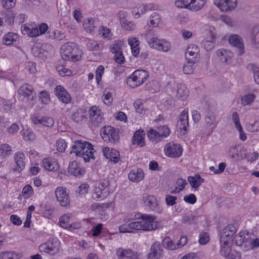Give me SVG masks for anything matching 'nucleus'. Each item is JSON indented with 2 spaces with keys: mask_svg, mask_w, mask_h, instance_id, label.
Here are the masks:
<instances>
[{
  "mask_svg": "<svg viewBox=\"0 0 259 259\" xmlns=\"http://www.w3.org/2000/svg\"><path fill=\"white\" fill-rule=\"evenodd\" d=\"M134 217L139 221H134L131 215H123V223L118 227V231L122 233H131L137 231H151L157 228L158 222L155 215L148 213L135 212Z\"/></svg>",
  "mask_w": 259,
  "mask_h": 259,
  "instance_id": "f257e3e1",
  "label": "nucleus"
},
{
  "mask_svg": "<svg viewBox=\"0 0 259 259\" xmlns=\"http://www.w3.org/2000/svg\"><path fill=\"white\" fill-rule=\"evenodd\" d=\"M93 145L88 141L76 140L72 146L70 153H74L77 157L83 159L84 162H89L95 159Z\"/></svg>",
  "mask_w": 259,
  "mask_h": 259,
  "instance_id": "f03ea898",
  "label": "nucleus"
},
{
  "mask_svg": "<svg viewBox=\"0 0 259 259\" xmlns=\"http://www.w3.org/2000/svg\"><path fill=\"white\" fill-rule=\"evenodd\" d=\"M149 76V72L145 70H136L127 78L126 83L130 87L135 88L145 82Z\"/></svg>",
  "mask_w": 259,
  "mask_h": 259,
  "instance_id": "7ed1b4c3",
  "label": "nucleus"
},
{
  "mask_svg": "<svg viewBox=\"0 0 259 259\" xmlns=\"http://www.w3.org/2000/svg\"><path fill=\"white\" fill-rule=\"evenodd\" d=\"M61 248L60 242L53 237L50 238L48 240L41 243L38 246L39 252L54 255L60 251Z\"/></svg>",
  "mask_w": 259,
  "mask_h": 259,
  "instance_id": "20e7f679",
  "label": "nucleus"
},
{
  "mask_svg": "<svg viewBox=\"0 0 259 259\" xmlns=\"http://www.w3.org/2000/svg\"><path fill=\"white\" fill-rule=\"evenodd\" d=\"M108 184V182L106 181L96 183L94 186L92 193L93 198L96 200H102L105 198L110 193L109 188L107 187Z\"/></svg>",
  "mask_w": 259,
  "mask_h": 259,
  "instance_id": "39448f33",
  "label": "nucleus"
},
{
  "mask_svg": "<svg viewBox=\"0 0 259 259\" xmlns=\"http://www.w3.org/2000/svg\"><path fill=\"white\" fill-rule=\"evenodd\" d=\"M188 110L185 109L179 116L177 124L178 136L183 138L188 132Z\"/></svg>",
  "mask_w": 259,
  "mask_h": 259,
  "instance_id": "423d86ee",
  "label": "nucleus"
},
{
  "mask_svg": "<svg viewBox=\"0 0 259 259\" xmlns=\"http://www.w3.org/2000/svg\"><path fill=\"white\" fill-rule=\"evenodd\" d=\"M100 135L106 143H114L119 139V134L115 128L111 126H105L100 130Z\"/></svg>",
  "mask_w": 259,
  "mask_h": 259,
  "instance_id": "0eeeda50",
  "label": "nucleus"
},
{
  "mask_svg": "<svg viewBox=\"0 0 259 259\" xmlns=\"http://www.w3.org/2000/svg\"><path fill=\"white\" fill-rule=\"evenodd\" d=\"M183 149L182 146L177 143H167L164 148V152L166 156L171 158L180 157L183 154Z\"/></svg>",
  "mask_w": 259,
  "mask_h": 259,
  "instance_id": "6e6552de",
  "label": "nucleus"
},
{
  "mask_svg": "<svg viewBox=\"0 0 259 259\" xmlns=\"http://www.w3.org/2000/svg\"><path fill=\"white\" fill-rule=\"evenodd\" d=\"M33 89L32 87L28 84L22 85L18 90L19 98L26 102H28L29 104H33L34 96L33 95Z\"/></svg>",
  "mask_w": 259,
  "mask_h": 259,
  "instance_id": "1a4fd4ad",
  "label": "nucleus"
},
{
  "mask_svg": "<svg viewBox=\"0 0 259 259\" xmlns=\"http://www.w3.org/2000/svg\"><path fill=\"white\" fill-rule=\"evenodd\" d=\"M42 167L47 171L56 172L60 169V164L57 158L48 156L42 160Z\"/></svg>",
  "mask_w": 259,
  "mask_h": 259,
  "instance_id": "9d476101",
  "label": "nucleus"
},
{
  "mask_svg": "<svg viewBox=\"0 0 259 259\" xmlns=\"http://www.w3.org/2000/svg\"><path fill=\"white\" fill-rule=\"evenodd\" d=\"M55 196L57 201L61 206L65 207L70 204L69 194L65 188L57 187L55 190Z\"/></svg>",
  "mask_w": 259,
  "mask_h": 259,
  "instance_id": "9b49d317",
  "label": "nucleus"
},
{
  "mask_svg": "<svg viewBox=\"0 0 259 259\" xmlns=\"http://www.w3.org/2000/svg\"><path fill=\"white\" fill-rule=\"evenodd\" d=\"M236 232L235 227L229 225L224 228L220 234V242L233 243L234 235Z\"/></svg>",
  "mask_w": 259,
  "mask_h": 259,
  "instance_id": "f8f14e48",
  "label": "nucleus"
},
{
  "mask_svg": "<svg viewBox=\"0 0 259 259\" xmlns=\"http://www.w3.org/2000/svg\"><path fill=\"white\" fill-rule=\"evenodd\" d=\"M118 259H141L139 253L131 249L118 248L116 252Z\"/></svg>",
  "mask_w": 259,
  "mask_h": 259,
  "instance_id": "ddd939ff",
  "label": "nucleus"
},
{
  "mask_svg": "<svg viewBox=\"0 0 259 259\" xmlns=\"http://www.w3.org/2000/svg\"><path fill=\"white\" fill-rule=\"evenodd\" d=\"M164 251L158 242L153 243L147 255V259H162Z\"/></svg>",
  "mask_w": 259,
  "mask_h": 259,
  "instance_id": "4468645a",
  "label": "nucleus"
},
{
  "mask_svg": "<svg viewBox=\"0 0 259 259\" xmlns=\"http://www.w3.org/2000/svg\"><path fill=\"white\" fill-rule=\"evenodd\" d=\"M60 54L65 60L76 62L81 58V52L80 50H61Z\"/></svg>",
  "mask_w": 259,
  "mask_h": 259,
  "instance_id": "2eb2a0df",
  "label": "nucleus"
},
{
  "mask_svg": "<svg viewBox=\"0 0 259 259\" xmlns=\"http://www.w3.org/2000/svg\"><path fill=\"white\" fill-rule=\"evenodd\" d=\"M102 152L104 156L111 162L117 163L120 160L119 152L112 147H104L102 149Z\"/></svg>",
  "mask_w": 259,
  "mask_h": 259,
  "instance_id": "dca6fc26",
  "label": "nucleus"
},
{
  "mask_svg": "<svg viewBox=\"0 0 259 259\" xmlns=\"http://www.w3.org/2000/svg\"><path fill=\"white\" fill-rule=\"evenodd\" d=\"M89 111L90 119L95 125L102 122L103 113L99 107L92 106Z\"/></svg>",
  "mask_w": 259,
  "mask_h": 259,
  "instance_id": "f3484780",
  "label": "nucleus"
},
{
  "mask_svg": "<svg viewBox=\"0 0 259 259\" xmlns=\"http://www.w3.org/2000/svg\"><path fill=\"white\" fill-rule=\"evenodd\" d=\"M54 91L56 96L61 102L65 104H68L71 102V96L64 87L61 85H57Z\"/></svg>",
  "mask_w": 259,
  "mask_h": 259,
  "instance_id": "a211bd4d",
  "label": "nucleus"
},
{
  "mask_svg": "<svg viewBox=\"0 0 259 259\" xmlns=\"http://www.w3.org/2000/svg\"><path fill=\"white\" fill-rule=\"evenodd\" d=\"M214 4L222 12L233 10L237 4V0H214Z\"/></svg>",
  "mask_w": 259,
  "mask_h": 259,
  "instance_id": "6ab92c4d",
  "label": "nucleus"
},
{
  "mask_svg": "<svg viewBox=\"0 0 259 259\" xmlns=\"http://www.w3.org/2000/svg\"><path fill=\"white\" fill-rule=\"evenodd\" d=\"M230 157L236 161L243 160L246 156V149L243 147H231L229 151Z\"/></svg>",
  "mask_w": 259,
  "mask_h": 259,
  "instance_id": "aec40b11",
  "label": "nucleus"
},
{
  "mask_svg": "<svg viewBox=\"0 0 259 259\" xmlns=\"http://www.w3.org/2000/svg\"><path fill=\"white\" fill-rule=\"evenodd\" d=\"M68 172L75 177H80L84 174L85 170L77 161H73L68 165Z\"/></svg>",
  "mask_w": 259,
  "mask_h": 259,
  "instance_id": "412c9836",
  "label": "nucleus"
},
{
  "mask_svg": "<svg viewBox=\"0 0 259 259\" xmlns=\"http://www.w3.org/2000/svg\"><path fill=\"white\" fill-rule=\"evenodd\" d=\"M132 143L134 145L143 147L145 145V132L143 130L136 131L132 137Z\"/></svg>",
  "mask_w": 259,
  "mask_h": 259,
  "instance_id": "4be33fe9",
  "label": "nucleus"
},
{
  "mask_svg": "<svg viewBox=\"0 0 259 259\" xmlns=\"http://www.w3.org/2000/svg\"><path fill=\"white\" fill-rule=\"evenodd\" d=\"M144 177V172L141 168H133L130 170L128 174V179L133 183H138L142 181Z\"/></svg>",
  "mask_w": 259,
  "mask_h": 259,
  "instance_id": "5701e85b",
  "label": "nucleus"
},
{
  "mask_svg": "<svg viewBox=\"0 0 259 259\" xmlns=\"http://www.w3.org/2000/svg\"><path fill=\"white\" fill-rule=\"evenodd\" d=\"M233 243L220 242L221 254L227 259H235V256L231 253Z\"/></svg>",
  "mask_w": 259,
  "mask_h": 259,
  "instance_id": "b1692460",
  "label": "nucleus"
},
{
  "mask_svg": "<svg viewBox=\"0 0 259 259\" xmlns=\"http://www.w3.org/2000/svg\"><path fill=\"white\" fill-rule=\"evenodd\" d=\"M149 45L150 48L153 49H157L161 48V49H168L170 47V44L164 39H158L156 37H153L148 41Z\"/></svg>",
  "mask_w": 259,
  "mask_h": 259,
  "instance_id": "393cba45",
  "label": "nucleus"
},
{
  "mask_svg": "<svg viewBox=\"0 0 259 259\" xmlns=\"http://www.w3.org/2000/svg\"><path fill=\"white\" fill-rule=\"evenodd\" d=\"M25 156L23 153L18 152L15 154L14 160L16 164L15 171L20 172L25 168Z\"/></svg>",
  "mask_w": 259,
  "mask_h": 259,
  "instance_id": "a878e982",
  "label": "nucleus"
},
{
  "mask_svg": "<svg viewBox=\"0 0 259 259\" xmlns=\"http://www.w3.org/2000/svg\"><path fill=\"white\" fill-rule=\"evenodd\" d=\"M228 42L231 46L237 49H244L243 38L237 34H232L228 37Z\"/></svg>",
  "mask_w": 259,
  "mask_h": 259,
  "instance_id": "bb28decb",
  "label": "nucleus"
},
{
  "mask_svg": "<svg viewBox=\"0 0 259 259\" xmlns=\"http://www.w3.org/2000/svg\"><path fill=\"white\" fill-rule=\"evenodd\" d=\"M249 43L253 47L259 48V25H255L251 28Z\"/></svg>",
  "mask_w": 259,
  "mask_h": 259,
  "instance_id": "cd10ccee",
  "label": "nucleus"
},
{
  "mask_svg": "<svg viewBox=\"0 0 259 259\" xmlns=\"http://www.w3.org/2000/svg\"><path fill=\"white\" fill-rule=\"evenodd\" d=\"M143 200L145 205L148 207L151 211H157L158 207V203L156 198L153 195H145Z\"/></svg>",
  "mask_w": 259,
  "mask_h": 259,
  "instance_id": "c85d7f7f",
  "label": "nucleus"
},
{
  "mask_svg": "<svg viewBox=\"0 0 259 259\" xmlns=\"http://www.w3.org/2000/svg\"><path fill=\"white\" fill-rule=\"evenodd\" d=\"M133 106L137 113L144 115L148 113V108L145 102L141 99H137L134 102Z\"/></svg>",
  "mask_w": 259,
  "mask_h": 259,
  "instance_id": "c756f323",
  "label": "nucleus"
},
{
  "mask_svg": "<svg viewBox=\"0 0 259 259\" xmlns=\"http://www.w3.org/2000/svg\"><path fill=\"white\" fill-rule=\"evenodd\" d=\"M187 181L192 188L197 190L204 182V180L199 174H195L194 176H189Z\"/></svg>",
  "mask_w": 259,
  "mask_h": 259,
  "instance_id": "7c9ffc66",
  "label": "nucleus"
},
{
  "mask_svg": "<svg viewBox=\"0 0 259 259\" xmlns=\"http://www.w3.org/2000/svg\"><path fill=\"white\" fill-rule=\"evenodd\" d=\"M22 256L21 252L13 250L5 251L0 253L1 259H21Z\"/></svg>",
  "mask_w": 259,
  "mask_h": 259,
  "instance_id": "2f4dec72",
  "label": "nucleus"
},
{
  "mask_svg": "<svg viewBox=\"0 0 259 259\" xmlns=\"http://www.w3.org/2000/svg\"><path fill=\"white\" fill-rule=\"evenodd\" d=\"M249 239H251V234L246 230H243L236 236L235 242L237 245L241 246Z\"/></svg>",
  "mask_w": 259,
  "mask_h": 259,
  "instance_id": "473e14b6",
  "label": "nucleus"
},
{
  "mask_svg": "<svg viewBox=\"0 0 259 259\" xmlns=\"http://www.w3.org/2000/svg\"><path fill=\"white\" fill-rule=\"evenodd\" d=\"M147 136L150 141L158 143L162 141L158 131L155 128H150L147 131Z\"/></svg>",
  "mask_w": 259,
  "mask_h": 259,
  "instance_id": "72a5a7b5",
  "label": "nucleus"
},
{
  "mask_svg": "<svg viewBox=\"0 0 259 259\" xmlns=\"http://www.w3.org/2000/svg\"><path fill=\"white\" fill-rule=\"evenodd\" d=\"M218 52L221 60L227 63H230L233 53L231 50H219Z\"/></svg>",
  "mask_w": 259,
  "mask_h": 259,
  "instance_id": "f704fd0d",
  "label": "nucleus"
},
{
  "mask_svg": "<svg viewBox=\"0 0 259 259\" xmlns=\"http://www.w3.org/2000/svg\"><path fill=\"white\" fill-rule=\"evenodd\" d=\"M21 133L23 139L25 141L32 142L35 139L36 136L35 133L30 128L26 130L23 129Z\"/></svg>",
  "mask_w": 259,
  "mask_h": 259,
  "instance_id": "c9c22d12",
  "label": "nucleus"
},
{
  "mask_svg": "<svg viewBox=\"0 0 259 259\" xmlns=\"http://www.w3.org/2000/svg\"><path fill=\"white\" fill-rule=\"evenodd\" d=\"M72 215L71 213H67L62 215L59 220V225L65 229H67L69 225L70 224V222L72 220Z\"/></svg>",
  "mask_w": 259,
  "mask_h": 259,
  "instance_id": "e433bc0d",
  "label": "nucleus"
},
{
  "mask_svg": "<svg viewBox=\"0 0 259 259\" xmlns=\"http://www.w3.org/2000/svg\"><path fill=\"white\" fill-rule=\"evenodd\" d=\"M187 185V181L182 178L178 179L174 190L171 191L172 194H177L181 192Z\"/></svg>",
  "mask_w": 259,
  "mask_h": 259,
  "instance_id": "4c0bfd02",
  "label": "nucleus"
},
{
  "mask_svg": "<svg viewBox=\"0 0 259 259\" xmlns=\"http://www.w3.org/2000/svg\"><path fill=\"white\" fill-rule=\"evenodd\" d=\"M18 38V35L16 33L9 32L6 34L3 39V43L7 46L14 44Z\"/></svg>",
  "mask_w": 259,
  "mask_h": 259,
  "instance_id": "58836bf2",
  "label": "nucleus"
},
{
  "mask_svg": "<svg viewBox=\"0 0 259 259\" xmlns=\"http://www.w3.org/2000/svg\"><path fill=\"white\" fill-rule=\"evenodd\" d=\"M185 55L186 59L189 62L196 63L198 60V52L193 51L192 50H187Z\"/></svg>",
  "mask_w": 259,
  "mask_h": 259,
  "instance_id": "ea45409f",
  "label": "nucleus"
},
{
  "mask_svg": "<svg viewBox=\"0 0 259 259\" xmlns=\"http://www.w3.org/2000/svg\"><path fill=\"white\" fill-rule=\"evenodd\" d=\"M156 128L158 131L162 140L167 138L170 134V130L166 125H160L156 127Z\"/></svg>",
  "mask_w": 259,
  "mask_h": 259,
  "instance_id": "a19ab883",
  "label": "nucleus"
},
{
  "mask_svg": "<svg viewBox=\"0 0 259 259\" xmlns=\"http://www.w3.org/2000/svg\"><path fill=\"white\" fill-rule=\"evenodd\" d=\"M188 96V91L186 86L184 84H180L178 87L177 93V97L182 100H184L186 99Z\"/></svg>",
  "mask_w": 259,
  "mask_h": 259,
  "instance_id": "79ce46f5",
  "label": "nucleus"
},
{
  "mask_svg": "<svg viewBox=\"0 0 259 259\" xmlns=\"http://www.w3.org/2000/svg\"><path fill=\"white\" fill-rule=\"evenodd\" d=\"M68 144L67 142L63 139H58L55 143V147L56 150L59 153L64 152L67 148Z\"/></svg>",
  "mask_w": 259,
  "mask_h": 259,
  "instance_id": "37998d69",
  "label": "nucleus"
},
{
  "mask_svg": "<svg viewBox=\"0 0 259 259\" xmlns=\"http://www.w3.org/2000/svg\"><path fill=\"white\" fill-rule=\"evenodd\" d=\"M12 147L7 144L0 145V156L4 158L12 154Z\"/></svg>",
  "mask_w": 259,
  "mask_h": 259,
  "instance_id": "c03bdc74",
  "label": "nucleus"
},
{
  "mask_svg": "<svg viewBox=\"0 0 259 259\" xmlns=\"http://www.w3.org/2000/svg\"><path fill=\"white\" fill-rule=\"evenodd\" d=\"M255 95L253 94H248L241 97V104L243 106L250 105L255 100Z\"/></svg>",
  "mask_w": 259,
  "mask_h": 259,
  "instance_id": "a18cd8bd",
  "label": "nucleus"
},
{
  "mask_svg": "<svg viewBox=\"0 0 259 259\" xmlns=\"http://www.w3.org/2000/svg\"><path fill=\"white\" fill-rule=\"evenodd\" d=\"M206 2V0H192L191 10L195 12L200 10L205 5Z\"/></svg>",
  "mask_w": 259,
  "mask_h": 259,
  "instance_id": "49530a36",
  "label": "nucleus"
},
{
  "mask_svg": "<svg viewBox=\"0 0 259 259\" xmlns=\"http://www.w3.org/2000/svg\"><path fill=\"white\" fill-rule=\"evenodd\" d=\"M162 245L165 248L168 250H174L177 249L176 243H174L169 237L164 238Z\"/></svg>",
  "mask_w": 259,
  "mask_h": 259,
  "instance_id": "de8ad7c7",
  "label": "nucleus"
},
{
  "mask_svg": "<svg viewBox=\"0 0 259 259\" xmlns=\"http://www.w3.org/2000/svg\"><path fill=\"white\" fill-rule=\"evenodd\" d=\"M34 194V190L30 185L25 186L22 190V196L25 199H28Z\"/></svg>",
  "mask_w": 259,
  "mask_h": 259,
  "instance_id": "09e8293b",
  "label": "nucleus"
},
{
  "mask_svg": "<svg viewBox=\"0 0 259 259\" xmlns=\"http://www.w3.org/2000/svg\"><path fill=\"white\" fill-rule=\"evenodd\" d=\"M38 99L40 102L44 105H47L51 102L50 94L46 91H42L38 95Z\"/></svg>",
  "mask_w": 259,
  "mask_h": 259,
  "instance_id": "8fccbe9b",
  "label": "nucleus"
},
{
  "mask_svg": "<svg viewBox=\"0 0 259 259\" xmlns=\"http://www.w3.org/2000/svg\"><path fill=\"white\" fill-rule=\"evenodd\" d=\"M161 21L160 15L157 13H153L150 17V26L156 27Z\"/></svg>",
  "mask_w": 259,
  "mask_h": 259,
  "instance_id": "3c124183",
  "label": "nucleus"
},
{
  "mask_svg": "<svg viewBox=\"0 0 259 259\" xmlns=\"http://www.w3.org/2000/svg\"><path fill=\"white\" fill-rule=\"evenodd\" d=\"M247 67L252 71L255 82L259 84V65L249 64Z\"/></svg>",
  "mask_w": 259,
  "mask_h": 259,
  "instance_id": "603ef678",
  "label": "nucleus"
},
{
  "mask_svg": "<svg viewBox=\"0 0 259 259\" xmlns=\"http://www.w3.org/2000/svg\"><path fill=\"white\" fill-rule=\"evenodd\" d=\"M120 24L123 29L127 30H134L136 28V25L132 21L125 19L120 20Z\"/></svg>",
  "mask_w": 259,
  "mask_h": 259,
  "instance_id": "864d4df0",
  "label": "nucleus"
},
{
  "mask_svg": "<svg viewBox=\"0 0 259 259\" xmlns=\"http://www.w3.org/2000/svg\"><path fill=\"white\" fill-rule=\"evenodd\" d=\"M95 21L93 18L85 19L83 26L87 32H91L95 28Z\"/></svg>",
  "mask_w": 259,
  "mask_h": 259,
  "instance_id": "5fc2aeb1",
  "label": "nucleus"
},
{
  "mask_svg": "<svg viewBox=\"0 0 259 259\" xmlns=\"http://www.w3.org/2000/svg\"><path fill=\"white\" fill-rule=\"evenodd\" d=\"M105 68L103 65H99L95 71V77L97 84H99L102 80V76L104 73Z\"/></svg>",
  "mask_w": 259,
  "mask_h": 259,
  "instance_id": "6e6d98bb",
  "label": "nucleus"
},
{
  "mask_svg": "<svg viewBox=\"0 0 259 259\" xmlns=\"http://www.w3.org/2000/svg\"><path fill=\"white\" fill-rule=\"evenodd\" d=\"M192 0H176L175 5L178 8H186L191 10Z\"/></svg>",
  "mask_w": 259,
  "mask_h": 259,
  "instance_id": "4d7b16f0",
  "label": "nucleus"
},
{
  "mask_svg": "<svg viewBox=\"0 0 259 259\" xmlns=\"http://www.w3.org/2000/svg\"><path fill=\"white\" fill-rule=\"evenodd\" d=\"M86 116L85 113L81 109L78 110L76 112H75L72 116V118L76 122H79L82 121Z\"/></svg>",
  "mask_w": 259,
  "mask_h": 259,
  "instance_id": "13d9d810",
  "label": "nucleus"
},
{
  "mask_svg": "<svg viewBox=\"0 0 259 259\" xmlns=\"http://www.w3.org/2000/svg\"><path fill=\"white\" fill-rule=\"evenodd\" d=\"M56 68L59 74L62 76H71L72 75V71L66 68L64 65H59Z\"/></svg>",
  "mask_w": 259,
  "mask_h": 259,
  "instance_id": "bf43d9fd",
  "label": "nucleus"
},
{
  "mask_svg": "<svg viewBox=\"0 0 259 259\" xmlns=\"http://www.w3.org/2000/svg\"><path fill=\"white\" fill-rule=\"evenodd\" d=\"M44 116L38 113L33 114L30 117L31 122L34 125L41 124Z\"/></svg>",
  "mask_w": 259,
  "mask_h": 259,
  "instance_id": "052dcab7",
  "label": "nucleus"
},
{
  "mask_svg": "<svg viewBox=\"0 0 259 259\" xmlns=\"http://www.w3.org/2000/svg\"><path fill=\"white\" fill-rule=\"evenodd\" d=\"M195 63L189 62V61H187V62L184 65L183 67L184 73L186 74H192L194 70Z\"/></svg>",
  "mask_w": 259,
  "mask_h": 259,
  "instance_id": "680f3d73",
  "label": "nucleus"
},
{
  "mask_svg": "<svg viewBox=\"0 0 259 259\" xmlns=\"http://www.w3.org/2000/svg\"><path fill=\"white\" fill-rule=\"evenodd\" d=\"M247 130L251 133L259 131V120H255L253 123H249L246 125Z\"/></svg>",
  "mask_w": 259,
  "mask_h": 259,
  "instance_id": "e2e57ef3",
  "label": "nucleus"
},
{
  "mask_svg": "<svg viewBox=\"0 0 259 259\" xmlns=\"http://www.w3.org/2000/svg\"><path fill=\"white\" fill-rule=\"evenodd\" d=\"M146 9L144 6H140L139 7H136L133 9L132 12L136 18H139L141 15L145 13Z\"/></svg>",
  "mask_w": 259,
  "mask_h": 259,
  "instance_id": "0e129e2a",
  "label": "nucleus"
},
{
  "mask_svg": "<svg viewBox=\"0 0 259 259\" xmlns=\"http://www.w3.org/2000/svg\"><path fill=\"white\" fill-rule=\"evenodd\" d=\"M127 41L131 47V49H140V48H138L140 45V41L138 38L130 37L128 38Z\"/></svg>",
  "mask_w": 259,
  "mask_h": 259,
  "instance_id": "69168bd1",
  "label": "nucleus"
},
{
  "mask_svg": "<svg viewBox=\"0 0 259 259\" xmlns=\"http://www.w3.org/2000/svg\"><path fill=\"white\" fill-rule=\"evenodd\" d=\"M102 99L105 104L108 105H110L113 101L111 93L107 91H105L102 96Z\"/></svg>",
  "mask_w": 259,
  "mask_h": 259,
  "instance_id": "338daca9",
  "label": "nucleus"
},
{
  "mask_svg": "<svg viewBox=\"0 0 259 259\" xmlns=\"http://www.w3.org/2000/svg\"><path fill=\"white\" fill-rule=\"evenodd\" d=\"M54 124V120L53 118L48 116H44L43 119L41 122V125L51 127Z\"/></svg>",
  "mask_w": 259,
  "mask_h": 259,
  "instance_id": "774afa93",
  "label": "nucleus"
}]
</instances>
